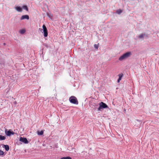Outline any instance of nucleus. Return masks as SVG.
I'll use <instances>...</instances> for the list:
<instances>
[{
	"label": "nucleus",
	"mask_w": 159,
	"mask_h": 159,
	"mask_svg": "<svg viewBox=\"0 0 159 159\" xmlns=\"http://www.w3.org/2000/svg\"><path fill=\"white\" fill-rule=\"evenodd\" d=\"M43 134V130H41L40 131H37V134L39 135H42Z\"/></svg>",
	"instance_id": "nucleus-12"
},
{
	"label": "nucleus",
	"mask_w": 159,
	"mask_h": 159,
	"mask_svg": "<svg viewBox=\"0 0 159 159\" xmlns=\"http://www.w3.org/2000/svg\"><path fill=\"white\" fill-rule=\"evenodd\" d=\"M25 19L28 20H29V16L28 15H23L20 18L21 20H23Z\"/></svg>",
	"instance_id": "nucleus-7"
},
{
	"label": "nucleus",
	"mask_w": 159,
	"mask_h": 159,
	"mask_svg": "<svg viewBox=\"0 0 159 159\" xmlns=\"http://www.w3.org/2000/svg\"><path fill=\"white\" fill-rule=\"evenodd\" d=\"M5 132L6 135L8 136H10L11 135H13L14 134V133L11 129H10L9 130L6 129Z\"/></svg>",
	"instance_id": "nucleus-5"
},
{
	"label": "nucleus",
	"mask_w": 159,
	"mask_h": 159,
	"mask_svg": "<svg viewBox=\"0 0 159 159\" xmlns=\"http://www.w3.org/2000/svg\"><path fill=\"white\" fill-rule=\"evenodd\" d=\"M22 8H23L25 10H26L27 11H28V7L26 6H25V5L23 6L22 7Z\"/></svg>",
	"instance_id": "nucleus-14"
},
{
	"label": "nucleus",
	"mask_w": 159,
	"mask_h": 159,
	"mask_svg": "<svg viewBox=\"0 0 159 159\" xmlns=\"http://www.w3.org/2000/svg\"><path fill=\"white\" fill-rule=\"evenodd\" d=\"M2 147L4 148L6 151H8L9 149V147L7 145H3Z\"/></svg>",
	"instance_id": "nucleus-10"
},
{
	"label": "nucleus",
	"mask_w": 159,
	"mask_h": 159,
	"mask_svg": "<svg viewBox=\"0 0 159 159\" xmlns=\"http://www.w3.org/2000/svg\"><path fill=\"white\" fill-rule=\"evenodd\" d=\"M20 140L22 142L24 143L25 144H27L28 143V141L27 139L25 138L20 137Z\"/></svg>",
	"instance_id": "nucleus-6"
},
{
	"label": "nucleus",
	"mask_w": 159,
	"mask_h": 159,
	"mask_svg": "<svg viewBox=\"0 0 159 159\" xmlns=\"http://www.w3.org/2000/svg\"><path fill=\"white\" fill-rule=\"evenodd\" d=\"M25 30L24 29H22L20 31V34H24L25 32Z\"/></svg>",
	"instance_id": "nucleus-17"
},
{
	"label": "nucleus",
	"mask_w": 159,
	"mask_h": 159,
	"mask_svg": "<svg viewBox=\"0 0 159 159\" xmlns=\"http://www.w3.org/2000/svg\"><path fill=\"white\" fill-rule=\"evenodd\" d=\"M60 159H71V158L70 157H63Z\"/></svg>",
	"instance_id": "nucleus-15"
},
{
	"label": "nucleus",
	"mask_w": 159,
	"mask_h": 159,
	"mask_svg": "<svg viewBox=\"0 0 159 159\" xmlns=\"http://www.w3.org/2000/svg\"><path fill=\"white\" fill-rule=\"evenodd\" d=\"M41 31L44 34V36L45 37H46L48 35V32L47 27L46 26L44 25H43V29H41Z\"/></svg>",
	"instance_id": "nucleus-4"
},
{
	"label": "nucleus",
	"mask_w": 159,
	"mask_h": 159,
	"mask_svg": "<svg viewBox=\"0 0 159 159\" xmlns=\"http://www.w3.org/2000/svg\"><path fill=\"white\" fill-rule=\"evenodd\" d=\"M15 8L18 12H21L22 11V9L20 7H15Z\"/></svg>",
	"instance_id": "nucleus-9"
},
{
	"label": "nucleus",
	"mask_w": 159,
	"mask_h": 159,
	"mask_svg": "<svg viewBox=\"0 0 159 159\" xmlns=\"http://www.w3.org/2000/svg\"><path fill=\"white\" fill-rule=\"evenodd\" d=\"M6 138L4 136L0 135V140H4Z\"/></svg>",
	"instance_id": "nucleus-13"
},
{
	"label": "nucleus",
	"mask_w": 159,
	"mask_h": 159,
	"mask_svg": "<svg viewBox=\"0 0 159 159\" xmlns=\"http://www.w3.org/2000/svg\"><path fill=\"white\" fill-rule=\"evenodd\" d=\"M116 12L118 14H120L121 13L122 11L120 9H119L116 11Z\"/></svg>",
	"instance_id": "nucleus-16"
},
{
	"label": "nucleus",
	"mask_w": 159,
	"mask_h": 159,
	"mask_svg": "<svg viewBox=\"0 0 159 159\" xmlns=\"http://www.w3.org/2000/svg\"><path fill=\"white\" fill-rule=\"evenodd\" d=\"M145 36V34H141L139 36V38L140 39H143Z\"/></svg>",
	"instance_id": "nucleus-11"
},
{
	"label": "nucleus",
	"mask_w": 159,
	"mask_h": 159,
	"mask_svg": "<svg viewBox=\"0 0 159 159\" xmlns=\"http://www.w3.org/2000/svg\"><path fill=\"white\" fill-rule=\"evenodd\" d=\"M94 47L95 48H97V49L98 48V46L96 44H94Z\"/></svg>",
	"instance_id": "nucleus-19"
},
{
	"label": "nucleus",
	"mask_w": 159,
	"mask_h": 159,
	"mask_svg": "<svg viewBox=\"0 0 159 159\" xmlns=\"http://www.w3.org/2000/svg\"><path fill=\"white\" fill-rule=\"evenodd\" d=\"M99 107L98 108V111H101V110L103 109L108 108L107 105L105 103L101 102L99 103Z\"/></svg>",
	"instance_id": "nucleus-2"
},
{
	"label": "nucleus",
	"mask_w": 159,
	"mask_h": 159,
	"mask_svg": "<svg viewBox=\"0 0 159 159\" xmlns=\"http://www.w3.org/2000/svg\"><path fill=\"white\" fill-rule=\"evenodd\" d=\"M124 111H126V110L125 109H124Z\"/></svg>",
	"instance_id": "nucleus-22"
},
{
	"label": "nucleus",
	"mask_w": 159,
	"mask_h": 159,
	"mask_svg": "<svg viewBox=\"0 0 159 159\" xmlns=\"http://www.w3.org/2000/svg\"><path fill=\"white\" fill-rule=\"evenodd\" d=\"M14 103H15V104L16 103V101H15V102H14Z\"/></svg>",
	"instance_id": "nucleus-21"
},
{
	"label": "nucleus",
	"mask_w": 159,
	"mask_h": 159,
	"mask_svg": "<svg viewBox=\"0 0 159 159\" xmlns=\"http://www.w3.org/2000/svg\"><path fill=\"white\" fill-rule=\"evenodd\" d=\"M3 45H4V46L5 45H6V43H3Z\"/></svg>",
	"instance_id": "nucleus-20"
},
{
	"label": "nucleus",
	"mask_w": 159,
	"mask_h": 159,
	"mask_svg": "<svg viewBox=\"0 0 159 159\" xmlns=\"http://www.w3.org/2000/svg\"><path fill=\"white\" fill-rule=\"evenodd\" d=\"M70 102L73 104H78V102L76 98L74 96H71L69 98Z\"/></svg>",
	"instance_id": "nucleus-3"
},
{
	"label": "nucleus",
	"mask_w": 159,
	"mask_h": 159,
	"mask_svg": "<svg viewBox=\"0 0 159 159\" xmlns=\"http://www.w3.org/2000/svg\"><path fill=\"white\" fill-rule=\"evenodd\" d=\"M123 75L122 73H120L118 75V76H119V78L118 79L117 81L118 83L120 82V81L121 80L123 76Z\"/></svg>",
	"instance_id": "nucleus-8"
},
{
	"label": "nucleus",
	"mask_w": 159,
	"mask_h": 159,
	"mask_svg": "<svg viewBox=\"0 0 159 159\" xmlns=\"http://www.w3.org/2000/svg\"><path fill=\"white\" fill-rule=\"evenodd\" d=\"M4 155V152L3 151H2L1 150H0V156H3Z\"/></svg>",
	"instance_id": "nucleus-18"
},
{
	"label": "nucleus",
	"mask_w": 159,
	"mask_h": 159,
	"mask_svg": "<svg viewBox=\"0 0 159 159\" xmlns=\"http://www.w3.org/2000/svg\"><path fill=\"white\" fill-rule=\"evenodd\" d=\"M132 55L131 52H127L123 54L119 58V60L120 61H122L123 60L130 57Z\"/></svg>",
	"instance_id": "nucleus-1"
}]
</instances>
